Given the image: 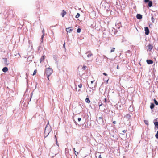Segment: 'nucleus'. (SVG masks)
I'll return each instance as SVG.
<instances>
[{
	"instance_id": "2",
	"label": "nucleus",
	"mask_w": 158,
	"mask_h": 158,
	"mask_svg": "<svg viewBox=\"0 0 158 158\" xmlns=\"http://www.w3.org/2000/svg\"><path fill=\"white\" fill-rule=\"evenodd\" d=\"M52 129L51 126L49 124V121H48V123L46 126V127L45 128V131L44 134L45 135H47V136L49 133L51 131Z\"/></svg>"
},
{
	"instance_id": "36",
	"label": "nucleus",
	"mask_w": 158,
	"mask_h": 158,
	"mask_svg": "<svg viewBox=\"0 0 158 158\" xmlns=\"http://www.w3.org/2000/svg\"><path fill=\"white\" fill-rule=\"evenodd\" d=\"M73 150L74 152H75V151H76L75 148H73Z\"/></svg>"
},
{
	"instance_id": "45",
	"label": "nucleus",
	"mask_w": 158,
	"mask_h": 158,
	"mask_svg": "<svg viewBox=\"0 0 158 158\" xmlns=\"http://www.w3.org/2000/svg\"><path fill=\"white\" fill-rule=\"evenodd\" d=\"M10 11L11 12H13V11H12V10H10Z\"/></svg>"
},
{
	"instance_id": "26",
	"label": "nucleus",
	"mask_w": 158,
	"mask_h": 158,
	"mask_svg": "<svg viewBox=\"0 0 158 158\" xmlns=\"http://www.w3.org/2000/svg\"><path fill=\"white\" fill-rule=\"evenodd\" d=\"M83 68L85 70L86 69L87 67L85 65H84L83 66Z\"/></svg>"
},
{
	"instance_id": "44",
	"label": "nucleus",
	"mask_w": 158,
	"mask_h": 158,
	"mask_svg": "<svg viewBox=\"0 0 158 158\" xmlns=\"http://www.w3.org/2000/svg\"><path fill=\"white\" fill-rule=\"evenodd\" d=\"M18 54L19 55V56H20V55H19V53H18Z\"/></svg>"
},
{
	"instance_id": "40",
	"label": "nucleus",
	"mask_w": 158,
	"mask_h": 158,
	"mask_svg": "<svg viewBox=\"0 0 158 158\" xmlns=\"http://www.w3.org/2000/svg\"><path fill=\"white\" fill-rule=\"evenodd\" d=\"M98 158H102V157H101V155H100L99 157H98Z\"/></svg>"
},
{
	"instance_id": "32",
	"label": "nucleus",
	"mask_w": 158,
	"mask_h": 158,
	"mask_svg": "<svg viewBox=\"0 0 158 158\" xmlns=\"http://www.w3.org/2000/svg\"><path fill=\"white\" fill-rule=\"evenodd\" d=\"M102 103H101L100 104H99V106L100 107V106L102 105Z\"/></svg>"
},
{
	"instance_id": "29",
	"label": "nucleus",
	"mask_w": 158,
	"mask_h": 158,
	"mask_svg": "<svg viewBox=\"0 0 158 158\" xmlns=\"http://www.w3.org/2000/svg\"><path fill=\"white\" fill-rule=\"evenodd\" d=\"M78 121L79 122V121H81V118H78Z\"/></svg>"
},
{
	"instance_id": "4",
	"label": "nucleus",
	"mask_w": 158,
	"mask_h": 158,
	"mask_svg": "<svg viewBox=\"0 0 158 158\" xmlns=\"http://www.w3.org/2000/svg\"><path fill=\"white\" fill-rule=\"evenodd\" d=\"M144 30L145 31V34L146 35H148L149 33V31L148 27H145L144 28Z\"/></svg>"
},
{
	"instance_id": "43",
	"label": "nucleus",
	"mask_w": 158,
	"mask_h": 158,
	"mask_svg": "<svg viewBox=\"0 0 158 158\" xmlns=\"http://www.w3.org/2000/svg\"><path fill=\"white\" fill-rule=\"evenodd\" d=\"M44 30H43V31H42V32H43V33H44Z\"/></svg>"
},
{
	"instance_id": "9",
	"label": "nucleus",
	"mask_w": 158,
	"mask_h": 158,
	"mask_svg": "<svg viewBox=\"0 0 158 158\" xmlns=\"http://www.w3.org/2000/svg\"><path fill=\"white\" fill-rule=\"evenodd\" d=\"M136 18L138 19H141L142 18V15L140 14H138L136 15Z\"/></svg>"
},
{
	"instance_id": "11",
	"label": "nucleus",
	"mask_w": 158,
	"mask_h": 158,
	"mask_svg": "<svg viewBox=\"0 0 158 158\" xmlns=\"http://www.w3.org/2000/svg\"><path fill=\"white\" fill-rule=\"evenodd\" d=\"M8 70V69L7 67H4L2 69V71L4 72H6Z\"/></svg>"
},
{
	"instance_id": "35",
	"label": "nucleus",
	"mask_w": 158,
	"mask_h": 158,
	"mask_svg": "<svg viewBox=\"0 0 158 158\" xmlns=\"http://www.w3.org/2000/svg\"><path fill=\"white\" fill-rule=\"evenodd\" d=\"M44 34H43L42 35V36H41V39H42V40H43V38H44Z\"/></svg>"
},
{
	"instance_id": "1",
	"label": "nucleus",
	"mask_w": 158,
	"mask_h": 158,
	"mask_svg": "<svg viewBox=\"0 0 158 158\" xmlns=\"http://www.w3.org/2000/svg\"><path fill=\"white\" fill-rule=\"evenodd\" d=\"M53 72V70L52 69L50 68H47L45 70V74L47 76V78L49 81V76H50Z\"/></svg>"
},
{
	"instance_id": "6",
	"label": "nucleus",
	"mask_w": 158,
	"mask_h": 158,
	"mask_svg": "<svg viewBox=\"0 0 158 158\" xmlns=\"http://www.w3.org/2000/svg\"><path fill=\"white\" fill-rule=\"evenodd\" d=\"M98 121L100 123H100H102L103 122V118L102 117H99L98 118Z\"/></svg>"
},
{
	"instance_id": "10",
	"label": "nucleus",
	"mask_w": 158,
	"mask_h": 158,
	"mask_svg": "<svg viewBox=\"0 0 158 158\" xmlns=\"http://www.w3.org/2000/svg\"><path fill=\"white\" fill-rule=\"evenodd\" d=\"M66 12L64 10H63L62 12L61 13V15L62 17H64V15L66 14Z\"/></svg>"
},
{
	"instance_id": "7",
	"label": "nucleus",
	"mask_w": 158,
	"mask_h": 158,
	"mask_svg": "<svg viewBox=\"0 0 158 158\" xmlns=\"http://www.w3.org/2000/svg\"><path fill=\"white\" fill-rule=\"evenodd\" d=\"M4 64H5V65H8L9 64V63L7 61V59L6 58H4Z\"/></svg>"
},
{
	"instance_id": "19",
	"label": "nucleus",
	"mask_w": 158,
	"mask_h": 158,
	"mask_svg": "<svg viewBox=\"0 0 158 158\" xmlns=\"http://www.w3.org/2000/svg\"><path fill=\"white\" fill-rule=\"evenodd\" d=\"M156 127L158 129V122H156L154 123Z\"/></svg>"
},
{
	"instance_id": "37",
	"label": "nucleus",
	"mask_w": 158,
	"mask_h": 158,
	"mask_svg": "<svg viewBox=\"0 0 158 158\" xmlns=\"http://www.w3.org/2000/svg\"><path fill=\"white\" fill-rule=\"evenodd\" d=\"M55 137L56 139V142H57V139H56V135H55Z\"/></svg>"
},
{
	"instance_id": "17",
	"label": "nucleus",
	"mask_w": 158,
	"mask_h": 158,
	"mask_svg": "<svg viewBox=\"0 0 158 158\" xmlns=\"http://www.w3.org/2000/svg\"><path fill=\"white\" fill-rule=\"evenodd\" d=\"M154 105L153 103H152L151 104V105L150 106V108L151 109H153L154 107Z\"/></svg>"
},
{
	"instance_id": "25",
	"label": "nucleus",
	"mask_w": 158,
	"mask_h": 158,
	"mask_svg": "<svg viewBox=\"0 0 158 158\" xmlns=\"http://www.w3.org/2000/svg\"><path fill=\"white\" fill-rule=\"evenodd\" d=\"M82 85L81 84H79L78 85V86L79 88H81L82 87Z\"/></svg>"
},
{
	"instance_id": "3",
	"label": "nucleus",
	"mask_w": 158,
	"mask_h": 158,
	"mask_svg": "<svg viewBox=\"0 0 158 158\" xmlns=\"http://www.w3.org/2000/svg\"><path fill=\"white\" fill-rule=\"evenodd\" d=\"M86 54L87 55V56L88 58L90 57L91 56H93V54L90 51H87Z\"/></svg>"
},
{
	"instance_id": "39",
	"label": "nucleus",
	"mask_w": 158,
	"mask_h": 158,
	"mask_svg": "<svg viewBox=\"0 0 158 158\" xmlns=\"http://www.w3.org/2000/svg\"><path fill=\"white\" fill-rule=\"evenodd\" d=\"M116 121H114L113 122V123L114 124H115L116 123Z\"/></svg>"
},
{
	"instance_id": "28",
	"label": "nucleus",
	"mask_w": 158,
	"mask_h": 158,
	"mask_svg": "<svg viewBox=\"0 0 158 158\" xmlns=\"http://www.w3.org/2000/svg\"><path fill=\"white\" fill-rule=\"evenodd\" d=\"M75 155H76V156L77 155V154H78V153L76 151H75Z\"/></svg>"
},
{
	"instance_id": "38",
	"label": "nucleus",
	"mask_w": 158,
	"mask_h": 158,
	"mask_svg": "<svg viewBox=\"0 0 158 158\" xmlns=\"http://www.w3.org/2000/svg\"><path fill=\"white\" fill-rule=\"evenodd\" d=\"M117 68L118 69H119V66L118 65L117 66Z\"/></svg>"
},
{
	"instance_id": "22",
	"label": "nucleus",
	"mask_w": 158,
	"mask_h": 158,
	"mask_svg": "<svg viewBox=\"0 0 158 158\" xmlns=\"http://www.w3.org/2000/svg\"><path fill=\"white\" fill-rule=\"evenodd\" d=\"M80 16V14L78 13H77L76 16V18H78Z\"/></svg>"
},
{
	"instance_id": "15",
	"label": "nucleus",
	"mask_w": 158,
	"mask_h": 158,
	"mask_svg": "<svg viewBox=\"0 0 158 158\" xmlns=\"http://www.w3.org/2000/svg\"><path fill=\"white\" fill-rule=\"evenodd\" d=\"M148 49H149L150 50H151L153 48L151 44H149L148 46Z\"/></svg>"
},
{
	"instance_id": "18",
	"label": "nucleus",
	"mask_w": 158,
	"mask_h": 158,
	"mask_svg": "<svg viewBox=\"0 0 158 158\" xmlns=\"http://www.w3.org/2000/svg\"><path fill=\"white\" fill-rule=\"evenodd\" d=\"M154 103H155V104L156 105H158V102L156 99H154Z\"/></svg>"
},
{
	"instance_id": "33",
	"label": "nucleus",
	"mask_w": 158,
	"mask_h": 158,
	"mask_svg": "<svg viewBox=\"0 0 158 158\" xmlns=\"http://www.w3.org/2000/svg\"><path fill=\"white\" fill-rule=\"evenodd\" d=\"M103 74L104 75H105V76H106L107 75V74L106 73H103Z\"/></svg>"
},
{
	"instance_id": "13",
	"label": "nucleus",
	"mask_w": 158,
	"mask_h": 158,
	"mask_svg": "<svg viewBox=\"0 0 158 158\" xmlns=\"http://www.w3.org/2000/svg\"><path fill=\"white\" fill-rule=\"evenodd\" d=\"M148 2V6L149 7H151L152 5V2L151 1H149Z\"/></svg>"
},
{
	"instance_id": "31",
	"label": "nucleus",
	"mask_w": 158,
	"mask_h": 158,
	"mask_svg": "<svg viewBox=\"0 0 158 158\" xmlns=\"http://www.w3.org/2000/svg\"><path fill=\"white\" fill-rule=\"evenodd\" d=\"M63 47L64 48H65V43H64L63 44Z\"/></svg>"
},
{
	"instance_id": "34",
	"label": "nucleus",
	"mask_w": 158,
	"mask_h": 158,
	"mask_svg": "<svg viewBox=\"0 0 158 158\" xmlns=\"http://www.w3.org/2000/svg\"><path fill=\"white\" fill-rule=\"evenodd\" d=\"M122 132L123 133H125L126 132V130H123L122 131Z\"/></svg>"
},
{
	"instance_id": "12",
	"label": "nucleus",
	"mask_w": 158,
	"mask_h": 158,
	"mask_svg": "<svg viewBox=\"0 0 158 158\" xmlns=\"http://www.w3.org/2000/svg\"><path fill=\"white\" fill-rule=\"evenodd\" d=\"M45 56L44 55L42 56L40 59V62L41 63L42 61H43L45 59Z\"/></svg>"
},
{
	"instance_id": "41",
	"label": "nucleus",
	"mask_w": 158,
	"mask_h": 158,
	"mask_svg": "<svg viewBox=\"0 0 158 158\" xmlns=\"http://www.w3.org/2000/svg\"><path fill=\"white\" fill-rule=\"evenodd\" d=\"M108 79L106 81V84H108Z\"/></svg>"
},
{
	"instance_id": "46",
	"label": "nucleus",
	"mask_w": 158,
	"mask_h": 158,
	"mask_svg": "<svg viewBox=\"0 0 158 158\" xmlns=\"http://www.w3.org/2000/svg\"><path fill=\"white\" fill-rule=\"evenodd\" d=\"M153 19V17H152V19Z\"/></svg>"
},
{
	"instance_id": "24",
	"label": "nucleus",
	"mask_w": 158,
	"mask_h": 158,
	"mask_svg": "<svg viewBox=\"0 0 158 158\" xmlns=\"http://www.w3.org/2000/svg\"><path fill=\"white\" fill-rule=\"evenodd\" d=\"M155 137L156 138L158 139V131H157V133L155 135Z\"/></svg>"
},
{
	"instance_id": "42",
	"label": "nucleus",
	"mask_w": 158,
	"mask_h": 158,
	"mask_svg": "<svg viewBox=\"0 0 158 158\" xmlns=\"http://www.w3.org/2000/svg\"><path fill=\"white\" fill-rule=\"evenodd\" d=\"M94 81H91V84H93V82H94Z\"/></svg>"
},
{
	"instance_id": "20",
	"label": "nucleus",
	"mask_w": 158,
	"mask_h": 158,
	"mask_svg": "<svg viewBox=\"0 0 158 158\" xmlns=\"http://www.w3.org/2000/svg\"><path fill=\"white\" fill-rule=\"evenodd\" d=\"M115 48H112L110 50V52H114L115 51Z\"/></svg>"
},
{
	"instance_id": "23",
	"label": "nucleus",
	"mask_w": 158,
	"mask_h": 158,
	"mask_svg": "<svg viewBox=\"0 0 158 158\" xmlns=\"http://www.w3.org/2000/svg\"><path fill=\"white\" fill-rule=\"evenodd\" d=\"M81 31V29L80 28H78L77 30V32L78 33H80Z\"/></svg>"
},
{
	"instance_id": "27",
	"label": "nucleus",
	"mask_w": 158,
	"mask_h": 158,
	"mask_svg": "<svg viewBox=\"0 0 158 158\" xmlns=\"http://www.w3.org/2000/svg\"><path fill=\"white\" fill-rule=\"evenodd\" d=\"M149 0H144V2L145 3H147L149 1Z\"/></svg>"
},
{
	"instance_id": "8",
	"label": "nucleus",
	"mask_w": 158,
	"mask_h": 158,
	"mask_svg": "<svg viewBox=\"0 0 158 158\" xmlns=\"http://www.w3.org/2000/svg\"><path fill=\"white\" fill-rule=\"evenodd\" d=\"M148 64H151L153 63V61L151 60H148L146 61Z\"/></svg>"
},
{
	"instance_id": "30",
	"label": "nucleus",
	"mask_w": 158,
	"mask_h": 158,
	"mask_svg": "<svg viewBox=\"0 0 158 158\" xmlns=\"http://www.w3.org/2000/svg\"><path fill=\"white\" fill-rule=\"evenodd\" d=\"M106 102H107V100H106V98H105L104 99V102H105L106 103Z\"/></svg>"
},
{
	"instance_id": "5",
	"label": "nucleus",
	"mask_w": 158,
	"mask_h": 158,
	"mask_svg": "<svg viewBox=\"0 0 158 158\" xmlns=\"http://www.w3.org/2000/svg\"><path fill=\"white\" fill-rule=\"evenodd\" d=\"M73 30L72 27H70L66 28V31L67 32H71Z\"/></svg>"
},
{
	"instance_id": "21",
	"label": "nucleus",
	"mask_w": 158,
	"mask_h": 158,
	"mask_svg": "<svg viewBox=\"0 0 158 158\" xmlns=\"http://www.w3.org/2000/svg\"><path fill=\"white\" fill-rule=\"evenodd\" d=\"M37 70L36 69H35L34 71V72H33V75H34L35 74H36V73H37Z\"/></svg>"
},
{
	"instance_id": "14",
	"label": "nucleus",
	"mask_w": 158,
	"mask_h": 158,
	"mask_svg": "<svg viewBox=\"0 0 158 158\" xmlns=\"http://www.w3.org/2000/svg\"><path fill=\"white\" fill-rule=\"evenodd\" d=\"M85 101L87 103H89L90 102V100L88 98H87L85 99Z\"/></svg>"
},
{
	"instance_id": "16",
	"label": "nucleus",
	"mask_w": 158,
	"mask_h": 158,
	"mask_svg": "<svg viewBox=\"0 0 158 158\" xmlns=\"http://www.w3.org/2000/svg\"><path fill=\"white\" fill-rule=\"evenodd\" d=\"M125 117L127 119H129L131 117V116L130 115V114H126V115L125 116Z\"/></svg>"
}]
</instances>
